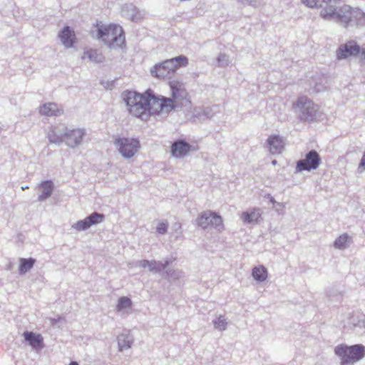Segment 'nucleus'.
Returning a JSON list of instances; mask_svg holds the SVG:
<instances>
[{
    "label": "nucleus",
    "mask_w": 365,
    "mask_h": 365,
    "mask_svg": "<svg viewBox=\"0 0 365 365\" xmlns=\"http://www.w3.org/2000/svg\"><path fill=\"white\" fill-rule=\"evenodd\" d=\"M321 164V158L316 150H311L306 154L305 158L299 160L296 165L297 172L316 170Z\"/></svg>",
    "instance_id": "obj_9"
},
{
    "label": "nucleus",
    "mask_w": 365,
    "mask_h": 365,
    "mask_svg": "<svg viewBox=\"0 0 365 365\" xmlns=\"http://www.w3.org/2000/svg\"><path fill=\"white\" fill-rule=\"evenodd\" d=\"M294 107L300 109L304 115H312L314 110V103L305 96L299 97Z\"/></svg>",
    "instance_id": "obj_16"
},
{
    "label": "nucleus",
    "mask_w": 365,
    "mask_h": 365,
    "mask_svg": "<svg viewBox=\"0 0 365 365\" xmlns=\"http://www.w3.org/2000/svg\"><path fill=\"white\" fill-rule=\"evenodd\" d=\"M191 150V146L184 140H178L171 146L172 155L175 158H183Z\"/></svg>",
    "instance_id": "obj_14"
},
{
    "label": "nucleus",
    "mask_w": 365,
    "mask_h": 365,
    "mask_svg": "<svg viewBox=\"0 0 365 365\" xmlns=\"http://www.w3.org/2000/svg\"><path fill=\"white\" fill-rule=\"evenodd\" d=\"M62 110L58 106L53 103H45L39 108L41 115L46 116H54L61 114Z\"/></svg>",
    "instance_id": "obj_20"
},
{
    "label": "nucleus",
    "mask_w": 365,
    "mask_h": 365,
    "mask_svg": "<svg viewBox=\"0 0 365 365\" xmlns=\"http://www.w3.org/2000/svg\"><path fill=\"white\" fill-rule=\"evenodd\" d=\"M332 19H336L344 27L354 24L356 26H365V12L361 9L351 7L349 5H344L338 11L335 10V16Z\"/></svg>",
    "instance_id": "obj_4"
},
{
    "label": "nucleus",
    "mask_w": 365,
    "mask_h": 365,
    "mask_svg": "<svg viewBox=\"0 0 365 365\" xmlns=\"http://www.w3.org/2000/svg\"><path fill=\"white\" fill-rule=\"evenodd\" d=\"M38 189L41 192V194L38 197V200L42 201L51 195L53 185L51 181H44L38 185Z\"/></svg>",
    "instance_id": "obj_21"
},
{
    "label": "nucleus",
    "mask_w": 365,
    "mask_h": 365,
    "mask_svg": "<svg viewBox=\"0 0 365 365\" xmlns=\"http://www.w3.org/2000/svg\"><path fill=\"white\" fill-rule=\"evenodd\" d=\"M69 365H78V364L76 361H72L69 364Z\"/></svg>",
    "instance_id": "obj_31"
},
{
    "label": "nucleus",
    "mask_w": 365,
    "mask_h": 365,
    "mask_svg": "<svg viewBox=\"0 0 365 365\" xmlns=\"http://www.w3.org/2000/svg\"><path fill=\"white\" fill-rule=\"evenodd\" d=\"M124 100L129 113L140 119H146L151 115L161 113H168L175 108L173 100L157 96L151 89H148L143 93L128 91L125 94Z\"/></svg>",
    "instance_id": "obj_1"
},
{
    "label": "nucleus",
    "mask_w": 365,
    "mask_h": 365,
    "mask_svg": "<svg viewBox=\"0 0 365 365\" xmlns=\"http://www.w3.org/2000/svg\"><path fill=\"white\" fill-rule=\"evenodd\" d=\"M59 38L63 44L67 47H72L76 41V35L74 31L69 26H65L59 33Z\"/></svg>",
    "instance_id": "obj_17"
},
{
    "label": "nucleus",
    "mask_w": 365,
    "mask_h": 365,
    "mask_svg": "<svg viewBox=\"0 0 365 365\" xmlns=\"http://www.w3.org/2000/svg\"><path fill=\"white\" fill-rule=\"evenodd\" d=\"M121 341V339H118V345L120 350H123V349L130 347V341H128L126 343L125 342V344H123Z\"/></svg>",
    "instance_id": "obj_30"
},
{
    "label": "nucleus",
    "mask_w": 365,
    "mask_h": 365,
    "mask_svg": "<svg viewBox=\"0 0 365 365\" xmlns=\"http://www.w3.org/2000/svg\"><path fill=\"white\" fill-rule=\"evenodd\" d=\"M197 225L203 229L215 227L220 232L224 230L223 220L220 215L215 212L207 210L201 212L197 217Z\"/></svg>",
    "instance_id": "obj_7"
},
{
    "label": "nucleus",
    "mask_w": 365,
    "mask_h": 365,
    "mask_svg": "<svg viewBox=\"0 0 365 365\" xmlns=\"http://www.w3.org/2000/svg\"><path fill=\"white\" fill-rule=\"evenodd\" d=\"M155 264V262H150L148 260H142L140 262V267L143 268L148 267L151 271H153L156 269Z\"/></svg>",
    "instance_id": "obj_28"
},
{
    "label": "nucleus",
    "mask_w": 365,
    "mask_h": 365,
    "mask_svg": "<svg viewBox=\"0 0 365 365\" xmlns=\"http://www.w3.org/2000/svg\"><path fill=\"white\" fill-rule=\"evenodd\" d=\"M334 352L340 357L341 365H347L356 362L364 357L365 346L361 344L350 346L340 344L335 347Z\"/></svg>",
    "instance_id": "obj_5"
},
{
    "label": "nucleus",
    "mask_w": 365,
    "mask_h": 365,
    "mask_svg": "<svg viewBox=\"0 0 365 365\" xmlns=\"http://www.w3.org/2000/svg\"><path fill=\"white\" fill-rule=\"evenodd\" d=\"M24 336L26 341H29V344L36 349H41L43 344V337L39 334H35L32 331H25Z\"/></svg>",
    "instance_id": "obj_18"
},
{
    "label": "nucleus",
    "mask_w": 365,
    "mask_h": 365,
    "mask_svg": "<svg viewBox=\"0 0 365 365\" xmlns=\"http://www.w3.org/2000/svg\"><path fill=\"white\" fill-rule=\"evenodd\" d=\"M168 84L171 90V99L174 101L175 105V100H184L187 98L188 93L185 88L184 84L181 81L178 80H173L170 81Z\"/></svg>",
    "instance_id": "obj_11"
},
{
    "label": "nucleus",
    "mask_w": 365,
    "mask_h": 365,
    "mask_svg": "<svg viewBox=\"0 0 365 365\" xmlns=\"http://www.w3.org/2000/svg\"><path fill=\"white\" fill-rule=\"evenodd\" d=\"M168 224L165 222H160L157 226V232L158 234L164 235L167 232Z\"/></svg>",
    "instance_id": "obj_29"
},
{
    "label": "nucleus",
    "mask_w": 365,
    "mask_h": 365,
    "mask_svg": "<svg viewBox=\"0 0 365 365\" xmlns=\"http://www.w3.org/2000/svg\"><path fill=\"white\" fill-rule=\"evenodd\" d=\"M103 218V215L93 212L88 217H86L83 220L78 221L73 225V227L78 231L84 230L89 228L93 225L102 222Z\"/></svg>",
    "instance_id": "obj_12"
},
{
    "label": "nucleus",
    "mask_w": 365,
    "mask_h": 365,
    "mask_svg": "<svg viewBox=\"0 0 365 365\" xmlns=\"http://www.w3.org/2000/svg\"><path fill=\"white\" fill-rule=\"evenodd\" d=\"M35 263V259L32 258L24 259L21 258L20 259V265H19V272L21 274H25L29 269H31Z\"/></svg>",
    "instance_id": "obj_23"
},
{
    "label": "nucleus",
    "mask_w": 365,
    "mask_h": 365,
    "mask_svg": "<svg viewBox=\"0 0 365 365\" xmlns=\"http://www.w3.org/2000/svg\"><path fill=\"white\" fill-rule=\"evenodd\" d=\"M227 322L225 319L220 317L215 321V326L217 329L220 330H225L226 328Z\"/></svg>",
    "instance_id": "obj_27"
},
{
    "label": "nucleus",
    "mask_w": 365,
    "mask_h": 365,
    "mask_svg": "<svg viewBox=\"0 0 365 365\" xmlns=\"http://www.w3.org/2000/svg\"><path fill=\"white\" fill-rule=\"evenodd\" d=\"M83 59H88L91 61H99L101 58V56L98 53L96 50L88 49L84 51L82 56Z\"/></svg>",
    "instance_id": "obj_24"
},
{
    "label": "nucleus",
    "mask_w": 365,
    "mask_h": 365,
    "mask_svg": "<svg viewBox=\"0 0 365 365\" xmlns=\"http://www.w3.org/2000/svg\"><path fill=\"white\" fill-rule=\"evenodd\" d=\"M188 59L184 56H179L175 58L163 61L155 64L150 70L153 76L165 79L170 78L181 67L186 66Z\"/></svg>",
    "instance_id": "obj_3"
},
{
    "label": "nucleus",
    "mask_w": 365,
    "mask_h": 365,
    "mask_svg": "<svg viewBox=\"0 0 365 365\" xmlns=\"http://www.w3.org/2000/svg\"><path fill=\"white\" fill-rule=\"evenodd\" d=\"M269 151L272 154L281 153L284 148V142L279 135H271L267 140Z\"/></svg>",
    "instance_id": "obj_15"
},
{
    "label": "nucleus",
    "mask_w": 365,
    "mask_h": 365,
    "mask_svg": "<svg viewBox=\"0 0 365 365\" xmlns=\"http://www.w3.org/2000/svg\"><path fill=\"white\" fill-rule=\"evenodd\" d=\"M119 153L125 158H132L140 147L138 140L133 138H117L114 140Z\"/></svg>",
    "instance_id": "obj_6"
},
{
    "label": "nucleus",
    "mask_w": 365,
    "mask_h": 365,
    "mask_svg": "<svg viewBox=\"0 0 365 365\" xmlns=\"http://www.w3.org/2000/svg\"><path fill=\"white\" fill-rule=\"evenodd\" d=\"M267 269L262 265H259L252 269V277L258 282H264L267 278Z\"/></svg>",
    "instance_id": "obj_22"
},
{
    "label": "nucleus",
    "mask_w": 365,
    "mask_h": 365,
    "mask_svg": "<svg viewBox=\"0 0 365 365\" xmlns=\"http://www.w3.org/2000/svg\"><path fill=\"white\" fill-rule=\"evenodd\" d=\"M131 301L126 297H120L117 304V310L120 311L124 309L130 308L131 307Z\"/></svg>",
    "instance_id": "obj_26"
},
{
    "label": "nucleus",
    "mask_w": 365,
    "mask_h": 365,
    "mask_svg": "<svg viewBox=\"0 0 365 365\" xmlns=\"http://www.w3.org/2000/svg\"><path fill=\"white\" fill-rule=\"evenodd\" d=\"M272 164H273L274 165H277V160H272Z\"/></svg>",
    "instance_id": "obj_32"
},
{
    "label": "nucleus",
    "mask_w": 365,
    "mask_h": 365,
    "mask_svg": "<svg viewBox=\"0 0 365 365\" xmlns=\"http://www.w3.org/2000/svg\"><path fill=\"white\" fill-rule=\"evenodd\" d=\"M84 135V131L82 129L78 128L66 131L64 134V137L67 144L71 147H74L82 142Z\"/></svg>",
    "instance_id": "obj_13"
},
{
    "label": "nucleus",
    "mask_w": 365,
    "mask_h": 365,
    "mask_svg": "<svg viewBox=\"0 0 365 365\" xmlns=\"http://www.w3.org/2000/svg\"><path fill=\"white\" fill-rule=\"evenodd\" d=\"M349 236L346 234L340 235L334 242V247L338 249H344L346 247Z\"/></svg>",
    "instance_id": "obj_25"
},
{
    "label": "nucleus",
    "mask_w": 365,
    "mask_h": 365,
    "mask_svg": "<svg viewBox=\"0 0 365 365\" xmlns=\"http://www.w3.org/2000/svg\"><path fill=\"white\" fill-rule=\"evenodd\" d=\"M98 39L112 46H123L125 44V34L122 27L118 24H96L92 31Z\"/></svg>",
    "instance_id": "obj_2"
},
{
    "label": "nucleus",
    "mask_w": 365,
    "mask_h": 365,
    "mask_svg": "<svg viewBox=\"0 0 365 365\" xmlns=\"http://www.w3.org/2000/svg\"><path fill=\"white\" fill-rule=\"evenodd\" d=\"M361 53L365 56V50L361 48L354 41H349L347 43L341 45L336 51V56L338 59H343L351 56H356Z\"/></svg>",
    "instance_id": "obj_10"
},
{
    "label": "nucleus",
    "mask_w": 365,
    "mask_h": 365,
    "mask_svg": "<svg viewBox=\"0 0 365 365\" xmlns=\"http://www.w3.org/2000/svg\"><path fill=\"white\" fill-rule=\"evenodd\" d=\"M302 3L311 8H322L321 16L324 19L335 16V6L339 0H302Z\"/></svg>",
    "instance_id": "obj_8"
},
{
    "label": "nucleus",
    "mask_w": 365,
    "mask_h": 365,
    "mask_svg": "<svg viewBox=\"0 0 365 365\" xmlns=\"http://www.w3.org/2000/svg\"><path fill=\"white\" fill-rule=\"evenodd\" d=\"M240 217L245 223H257L261 218V212L259 208H253L250 211L243 212Z\"/></svg>",
    "instance_id": "obj_19"
}]
</instances>
